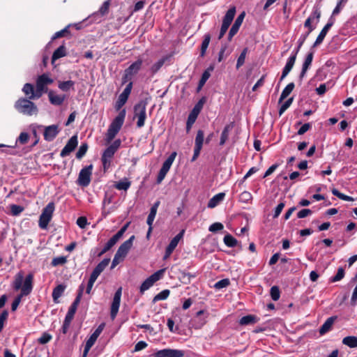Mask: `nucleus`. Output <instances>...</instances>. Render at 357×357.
I'll list each match as a JSON object with an SVG mask.
<instances>
[{
  "label": "nucleus",
  "instance_id": "e433bc0d",
  "mask_svg": "<svg viewBox=\"0 0 357 357\" xmlns=\"http://www.w3.org/2000/svg\"><path fill=\"white\" fill-rule=\"evenodd\" d=\"M130 185L131 183L129 181H128L127 178H125L124 180L120 181L118 183H116L114 185V187L119 190H127L130 187Z\"/></svg>",
  "mask_w": 357,
  "mask_h": 357
},
{
  "label": "nucleus",
  "instance_id": "393cba45",
  "mask_svg": "<svg viewBox=\"0 0 357 357\" xmlns=\"http://www.w3.org/2000/svg\"><path fill=\"white\" fill-rule=\"evenodd\" d=\"M337 319L336 317H331L328 318L326 321L323 324V325L319 328V333L321 335H324L328 332L331 328L333 324H334L335 319Z\"/></svg>",
  "mask_w": 357,
  "mask_h": 357
},
{
  "label": "nucleus",
  "instance_id": "9d476101",
  "mask_svg": "<svg viewBox=\"0 0 357 357\" xmlns=\"http://www.w3.org/2000/svg\"><path fill=\"white\" fill-rule=\"evenodd\" d=\"M204 141V132L202 130H199L197 132V135L195 137V149H194V154L191 159V161H195L197 160L198 156L200 154V151L202 150L203 143Z\"/></svg>",
  "mask_w": 357,
  "mask_h": 357
},
{
  "label": "nucleus",
  "instance_id": "bb28decb",
  "mask_svg": "<svg viewBox=\"0 0 357 357\" xmlns=\"http://www.w3.org/2000/svg\"><path fill=\"white\" fill-rule=\"evenodd\" d=\"M225 196L224 192H220L213 196L208 203V207L213 208L215 207L220 202H222Z\"/></svg>",
  "mask_w": 357,
  "mask_h": 357
},
{
  "label": "nucleus",
  "instance_id": "473e14b6",
  "mask_svg": "<svg viewBox=\"0 0 357 357\" xmlns=\"http://www.w3.org/2000/svg\"><path fill=\"white\" fill-rule=\"evenodd\" d=\"M258 321V318L255 315H247L243 317L239 321L241 325H250L255 324Z\"/></svg>",
  "mask_w": 357,
  "mask_h": 357
},
{
  "label": "nucleus",
  "instance_id": "680f3d73",
  "mask_svg": "<svg viewBox=\"0 0 357 357\" xmlns=\"http://www.w3.org/2000/svg\"><path fill=\"white\" fill-rule=\"evenodd\" d=\"M29 139V135L27 132H21L19 137L17 139V142H19L21 144H25L28 142Z\"/></svg>",
  "mask_w": 357,
  "mask_h": 357
},
{
  "label": "nucleus",
  "instance_id": "de8ad7c7",
  "mask_svg": "<svg viewBox=\"0 0 357 357\" xmlns=\"http://www.w3.org/2000/svg\"><path fill=\"white\" fill-rule=\"evenodd\" d=\"M66 262H67L66 257L60 256V257H54L51 262V265L52 266H60V265H63Z\"/></svg>",
  "mask_w": 357,
  "mask_h": 357
},
{
  "label": "nucleus",
  "instance_id": "a18cd8bd",
  "mask_svg": "<svg viewBox=\"0 0 357 357\" xmlns=\"http://www.w3.org/2000/svg\"><path fill=\"white\" fill-rule=\"evenodd\" d=\"M154 282L151 280V279L149 277L146 279L140 286V293L144 294V292L149 289L153 285Z\"/></svg>",
  "mask_w": 357,
  "mask_h": 357
},
{
  "label": "nucleus",
  "instance_id": "3c124183",
  "mask_svg": "<svg viewBox=\"0 0 357 357\" xmlns=\"http://www.w3.org/2000/svg\"><path fill=\"white\" fill-rule=\"evenodd\" d=\"M270 294H271V298L273 301H277L280 298V289L278 286H273L271 288Z\"/></svg>",
  "mask_w": 357,
  "mask_h": 357
},
{
  "label": "nucleus",
  "instance_id": "aec40b11",
  "mask_svg": "<svg viewBox=\"0 0 357 357\" xmlns=\"http://www.w3.org/2000/svg\"><path fill=\"white\" fill-rule=\"evenodd\" d=\"M22 91L25 94V96L27 97L28 99H38L41 96H37L38 94V91H37V89H34V86L33 84L26 83L24 85L22 88Z\"/></svg>",
  "mask_w": 357,
  "mask_h": 357
},
{
  "label": "nucleus",
  "instance_id": "6ab92c4d",
  "mask_svg": "<svg viewBox=\"0 0 357 357\" xmlns=\"http://www.w3.org/2000/svg\"><path fill=\"white\" fill-rule=\"evenodd\" d=\"M59 132V128L56 125L47 126L43 133L44 139L46 141L51 142L56 137Z\"/></svg>",
  "mask_w": 357,
  "mask_h": 357
},
{
  "label": "nucleus",
  "instance_id": "c756f323",
  "mask_svg": "<svg viewBox=\"0 0 357 357\" xmlns=\"http://www.w3.org/2000/svg\"><path fill=\"white\" fill-rule=\"evenodd\" d=\"M342 344L349 347V348H357V337L356 336H347L342 339Z\"/></svg>",
  "mask_w": 357,
  "mask_h": 357
},
{
  "label": "nucleus",
  "instance_id": "ddd939ff",
  "mask_svg": "<svg viewBox=\"0 0 357 357\" xmlns=\"http://www.w3.org/2000/svg\"><path fill=\"white\" fill-rule=\"evenodd\" d=\"M185 352L179 349H164L156 351L154 357H183Z\"/></svg>",
  "mask_w": 357,
  "mask_h": 357
},
{
  "label": "nucleus",
  "instance_id": "774afa93",
  "mask_svg": "<svg viewBox=\"0 0 357 357\" xmlns=\"http://www.w3.org/2000/svg\"><path fill=\"white\" fill-rule=\"evenodd\" d=\"M109 1H106L103 3V4L102 5V6L99 9V13L102 15H105L106 13H108V10H109Z\"/></svg>",
  "mask_w": 357,
  "mask_h": 357
},
{
  "label": "nucleus",
  "instance_id": "603ef678",
  "mask_svg": "<svg viewBox=\"0 0 357 357\" xmlns=\"http://www.w3.org/2000/svg\"><path fill=\"white\" fill-rule=\"evenodd\" d=\"M327 33L328 31L323 28L313 44L314 47L319 45L323 42Z\"/></svg>",
  "mask_w": 357,
  "mask_h": 357
},
{
  "label": "nucleus",
  "instance_id": "0e129e2a",
  "mask_svg": "<svg viewBox=\"0 0 357 357\" xmlns=\"http://www.w3.org/2000/svg\"><path fill=\"white\" fill-rule=\"evenodd\" d=\"M223 225L220 222H215L209 227V231L211 232H216L223 229Z\"/></svg>",
  "mask_w": 357,
  "mask_h": 357
},
{
  "label": "nucleus",
  "instance_id": "49530a36",
  "mask_svg": "<svg viewBox=\"0 0 357 357\" xmlns=\"http://www.w3.org/2000/svg\"><path fill=\"white\" fill-rule=\"evenodd\" d=\"M74 84V82L71 80L61 82L59 84V88L63 91H68L70 88L73 87Z\"/></svg>",
  "mask_w": 357,
  "mask_h": 357
},
{
  "label": "nucleus",
  "instance_id": "f704fd0d",
  "mask_svg": "<svg viewBox=\"0 0 357 357\" xmlns=\"http://www.w3.org/2000/svg\"><path fill=\"white\" fill-rule=\"evenodd\" d=\"M223 241L225 245L229 248H234L238 243L237 240L230 234L225 235Z\"/></svg>",
  "mask_w": 357,
  "mask_h": 357
},
{
  "label": "nucleus",
  "instance_id": "4be33fe9",
  "mask_svg": "<svg viewBox=\"0 0 357 357\" xmlns=\"http://www.w3.org/2000/svg\"><path fill=\"white\" fill-rule=\"evenodd\" d=\"M48 97L50 103L56 106L62 105L66 99L65 95H58L53 91H50L48 92Z\"/></svg>",
  "mask_w": 357,
  "mask_h": 357
},
{
  "label": "nucleus",
  "instance_id": "338daca9",
  "mask_svg": "<svg viewBox=\"0 0 357 357\" xmlns=\"http://www.w3.org/2000/svg\"><path fill=\"white\" fill-rule=\"evenodd\" d=\"M312 213V211L309 208L302 209L297 213V217L298 218H304L307 215H310Z\"/></svg>",
  "mask_w": 357,
  "mask_h": 357
},
{
  "label": "nucleus",
  "instance_id": "0eeeda50",
  "mask_svg": "<svg viewBox=\"0 0 357 357\" xmlns=\"http://www.w3.org/2000/svg\"><path fill=\"white\" fill-rule=\"evenodd\" d=\"M92 169V165H89L81 169V171L79 173L77 181L79 185L82 187H86L90 184Z\"/></svg>",
  "mask_w": 357,
  "mask_h": 357
},
{
  "label": "nucleus",
  "instance_id": "423d86ee",
  "mask_svg": "<svg viewBox=\"0 0 357 357\" xmlns=\"http://www.w3.org/2000/svg\"><path fill=\"white\" fill-rule=\"evenodd\" d=\"M236 14V7L233 6L230 8L227 12L226 13L225 15L223 17L222 20V24L221 26L220 31L219 33L218 39H221L225 33L227 32L229 26H230L231 22L234 20V17Z\"/></svg>",
  "mask_w": 357,
  "mask_h": 357
},
{
  "label": "nucleus",
  "instance_id": "7ed1b4c3",
  "mask_svg": "<svg viewBox=\"0 0 357 357\" xmlns=\"http://www.w3.org/2000/svg\"><path fill=\"white\" fill-rule=\"evenodd\" d=\"M126 114V109H122L109 125L107 133V138L108 142L112 141L120 130L121 126L123 124Z\"/></svg>",
  "mask_w": 357,
  "mask_h": 357
},
{
  "label": "nucleus",
  "instance_id": "7c9ffc66",
  "mask_svg": "<svg viewBox=\"0 0 357 357\" xmlns=\"http://www.w3.org/2000/svg\"><path fill=\"white\" fill-rule=\"evenodd\" d=\"M66 286L63 284L57 285L52 291V298L55 303H57V299L61 296L64 292Z\"/></svg>",
  "mask_w": 357,
  "mask_h": 357
},
{
  "label": "nucleus",
  "instance_id": "c85d7f7f",
  "mask_svg": "<svg viewBox=\"0 0 357 357\" xmlns=\"http://www.w3.org/2000/svg\"><path fill=\"white\" fill-rule=\"evenodd\" d=\"M66 55V48L63 45L59 47L53 53L52 56V62L54 63L56 60L63 57Z\"/></svg>",
  "mask_w": 357,
  "mask_h": 357
},
{
  "label": "nucleus",
  "instance_id": "5fc2aeb1",
  "mask_svg": "<svg viewBox=\"0 0 357 357\" xmlns=\"http://www.w3.org/2000/svg\"><path fill=\"white\" fill-rule=\"evenodd\" d=\"M252 199L251 193L248 191H243L239 196L240 201L243 203H248Z\"/></svg>",
  "mask_w": 357,
  "mask_h": 357
},
{
  "label": "nucleus",
  "instance_id": "4468645a",
  "mask_svg": "<svg viewBox=\"0 0 357 357\" xmlns=\"http://www.w3.org/2000/svg\"><path fill=\"white\" fill-rule=\"evenodd\" d=\"M132 88V82H130L124 89L123 91L119 95L116 102L115 108L116 110L120 109L127 102L128 97L131 93Z\"/></svg>",
  "mask_w": 357,
  "mask_h": 357
},
{
  "label": "nucleus",
  "instance_id": "a19ab883",
  "mask_svg": "<svg viewBox=\"0 0 357 357\" xmlns=\"http://www.w3.org/2000/svg\"><path fill=\"white\" fill-rule=\"evenodd\" d=\"M169 294L170 291L169 289H164L154 296L153 301L156 302L158 301L165 300L166 298H167Z\"/></svg>",
  "mask_w": 357,
  "mask_h": 357
},
{
  "label": "nucleus",
  "instance_id": "39448f33",
  "mask_svg": "<svg viewBox=\"0 0 357 357\" xmlns=\"http://www.w3.org/2000/svg\"><path fill=\"white\" fill-rule=\"evenodd\" d=\"M54 208V204L53 202H50L43 208L42 213L40 215L38 221V225L41 229H47L49 222L52 220Z\"/></svg>",
  "mask_w": 357,
  "mask_h": 357
},
{
  "label": "nucleus",
  "instance_id": "13d9d810",
  "mask_svg": "<svg viewBox=\"0 0 357 357\" xmlns=\"http://www.w3.org/2000/svg\"><path fill=\"white\" fill-rule=\"evenodd\" d=\"M116 152V151L114 150L113 148L109 146L103 152L102 157L111 160Z\"/></svg>",
  "mask_w": 357,
  "mask_h": 357
},
{
  "label": "nucleus",
  "instance_id": "f257e3e1",
  "mask_svg": "<svg viewBox=\"0 0 357 357\" xmlns=\"http://www.w3.org/2000/svg\"><path fill=\"white\" fill-rule=\"evenodd\" d=\"M33 275L32 273H29L25 278L24 283L22 284L23 281V274L22 273H18L14 280V289L15 290H18L21 289V294L23 296L29 295L33 289Z\"/></svg>",
  "mask_w": 357,
  "mask_h": 357
},
{
  "label": "nucleus",
  "instance_id": "2f4dec72",
  "mask_svg": "<svg viewBox=\"0 0 357 357\" xmlns=\"http://www.w3.org/2000/svg\"><path fill=\"white\" fill-rule=\"evenodd\" d=\"M294 86L295 85L293 82H291L287 85L280 95L279 98V103L282 102L292 92Z\"/></svg>",
  "mask_w": 357,
  "mask_h": 357
},
{
  "label": "nucleus",
  "instance_id": "37998d69",
  "mask_svg": "<svg viewBox=\"0 0 357 357\" xmlns=\"http://www.w3.org/2000/svg\"><path fill=\"white\" fill-rule=\"evenodd\" d=\"M332 193L333 195L337 197L339 199L344 200V201H354V198L349 196H347L340 192H339L337 189L333 188L332 190Z\"/></svg>",
  "mask_w": 357,
  "mask_h": 357
},
{
  "label": "nucleus",
  "instance_id": "b1692460",
  "mask_svg": "<svg viewBox=\"0 0 357 357\" xmlns=\"http://www.w3.org/2000/svg\"><path fill=\"white\" fill-rule=\"evenodd\" d=\"M142 63V59L139 58L136 61L132 63L128 68L125 70L127 73V75H133L137 74L141 69Z\"/></svg>",
  "mask_w": 357,
  "mask_h": 357
},
{
  "label": "nucleus",
  "instance_id": "79ce46f5",
  "mask_svg": "<svg viewBox=\"0 0 357 357\" xmlns=\"http://www.w3.org/2000/svg\"><path fill=\"white\" fill-rule=\"evenodd\" d=\"M70 25H68L66 26L63 29L57 31L54 33V35L52 36V40H55L59 38L66 36L67 35L70 34L69 27Z\"/></svg>",
  "mask_w": 357,
  "mask_h": 357
},
{
  "label": "nucleus",
  "instance_id": "bf43d9fd",
  "mask_svg": "<svg viewBox=\"0 0 357 357\" xmlns=\"http://www.w3.org/2000/svg\"><path fill=\"white\" fill-rule=\"evenodd\" d=\"M116 243L110 238L107 243L105 244L103 249L101 250V252L98 255V257L102 256L103 254H105L106 252L109 250Z\"/></svg>",
  "mask_w": 357,
  "mask_h": 357
},
{
  "label": "nucleus",
  "instance_id": "a878e982",
  "mask_svg": "<svg viewBox=\"0 0 357 357\" xmlns=\"http://www.w3.org/2000/svg\"><path fill=\"white\" fill-rule=\"evenodd\" d=\"M233 128H234L233 123L227 124V126H225V128L222 132L221 136H220V146H223L225 144V142L228 139L229 132L232 130Z\"/></svg>",
  "mask_w": 357,
  "mask_h": 357
},
{
  "label": "nucleus",
  "instance_id": "f03ea898",
  "mask_svg": "<svg viewBox=\"0 0 357 357\" xmlns=\"http://www.w3.org/2000/svg\"><path fill=\"white\" fill-rule=\"evenodd\" d=\"M31 100L25 98L18 99L15 103V108L18 112L26 116L37 115L38 107Z\"/></svg>",
  "mask_w": 357,
  "mask_h": 357
},
{
  "label": "nucleus",
  "instance_id": "412c9836",
  "mask_svg": "<svg viewBox=\"0 0 357 357\" xmlns=\"http://www.w3.org/2000/svg\"><path fill=\"white\" fill-rule=\"evenodd\" d=\"M313 56H314L313 52H310L307 54V56L305 59V61L303 62V64L301 74L299 75V79L301 82L302 81L303 78L305 77V73H306L307 70H308L309 67L311 66L312 59H313Z\"/></svg>",
  "mask_w": 357,
  "mask_h": 357
},
{
  "label": "nucleus",
  "instance_id": "052dcab7",
  "mask_svg": "<svg viewBox=\"0 0 357 357\" xmlns=\"http://www.w3.org/2000/svg\"><path fill=\"white\" fill-rule=\"evenodd\" d=\"M52 335L47 333H43L40 337L38 338V342L41 344H45L52 340Z\"/></svg>",
  "mask_w": 357,
  "mask_h": 357
},
{
  "label": "nucleus",
  "instance_id": "a211bd4d",
  "mask_svg": "<svg viewBox=\"0 0 357 357\" xmlns=\"http://www.w3.org/2000/svg\"><path fill=\"white\" fill-rule=\"evenodd\" d=\"M245 12H243L241 13L238 17L236 19L234 24L231 26L229 34H228V40H231L232 38L237 33V32L239 30V28L241 25L242 24V22L243 21V19L245 17Z\"/></svg>",
  "mask_w": 357,
  "mask_h": 357
},
{
  "label": "nucleus",
  "instance_id": "dca6fc26",
  "mask_svg": "<svg viewBox=\"0 0 357 357\" xmlns=\"http://www.w3.org/2000/svg\"><path fill=\"white\" fill-rule=\"evenodd\" d=\"M77 144V136L76 135L72 136L66 143V146L61 150L60 153V156L62 158L68 156L71 152H73L75 149Z\"/></svg>",
  "mask_w": 357,
  "mask_h": 357
},
{
  "label": "nucleus",
  "instance_id": "e2e57ef3",
  "mask_svg": "<svg viewBox=\"0 0 357 357\" xmlns=\"http://www.w3.org/2000/svg\"><path fill=\"white\" fill-rule=\"evenodd\" d=\"M24 210V208L21 206L13 204L10 206V211L13 215H17L20 214Z\"/></svg>",
  "mask_w": 357,
  "mask_h": 357
},
{
  "label": "nucleus",
  "instance_id": "69168bd1",
  "mask_svg": "<svg viewBox=\"0 0 357 357\" xmlns=\"http://www.w3.org/2000/svg\"><path fill=\"white\" fill-rule=\"evenodd\" d=\"M24 296L22 295L21 294L20 295H18L15 298V300L13 301V303H12V305H11V310L12 311H15L17 308V307L19 306L21 301H22V298Z\"/></svg>",
  "mask_w": 357,
  "mask_h": 357
},
{
  "label": "nucleus",
  "instance_id": "8fccbe9b",
  "mask_svg": "<svg viewBox=\"0 0 357 357\" xmlns=\"http://www.w3.org/2000/svg\"><path fill=\"white\" fill-rule=\"evenodd\" d=\"M165 61V59H161L159 61H158L156 63H155L150 68V71L152 74L156 73L163 66L164 63Z\"/></svg>",
  "mask_w": 357,
  "mask_h": 357
},
{
  "label": "nucleus",
  "instance_id": "20e7f679",
  "mask_svg": "<svg viewBox=\"0 0 357 357\" xmlns=\"http://www.w3.org/2000/svg\"><path fill=\"white\" fill-rule=\"evenodd\" d=\"M146 105L147 101L142 100L134 106V119H137V126L139 128L143 127L145 124Z\"/></svg>",
  "mask_w": 357,
  "mask_h": 357
},
{
  "label": "nucleus",
  "instance_id": "cd10ccee",
  "mask_svg": "<svg viewBox=\"0 0 357 357\" xmlns=\"http://www.w3.org/2000/svg\"><path fill=\"white\" fill-rule=\"evenodd\" d=\"M185 231L181 230L176 236H174L172 241H170L168 246L166 248L171 251H174L176 247L177 246L180 240L183 238Z\"/></svg>",
  "mask_w": 357,
  "mask_h": 357
},
{
  "label": "nucleus",
  "instance_id": "4d7b16f0",
  "mask_svg": "<svg viewBox=\"0 0 357 357\" xmlns=\"http://www.w3.org/2000/svg\"><path fill=\"white\" fill-rule=\"evenodd\" d=\"M294 98H290L286 100L280 107L279 109V115L281 116L291 105Z\"/></svg>",
  "mask_w": 357,
  "mask_h": 357
},
{
  "label": "nucleus",
  "instance_id": "58836bf2",
  "mask_svg": "<svg viewBox=\"0 0 357 357\" xmlns=\"http://www.w3.org/2000/svg\"><path fill=\"white\" fill-rule=\"evenodd\" d=\"M96 341V340L89 337V338L86 342V344L84 346V349L83 354H82V357L87 356L89 350L93 347V345L95 344Z\"/></svg>",
  "mask_w": 357,
  "mask_h": 357
},
{
  "label": "nucleus",
  "instance_id": "864d4df0",
  "mask_svg": "<svg viewBox=\"0 0 357 357\" xmlns=\"http://www.w3.org/2000/svg\"><path fill=\"white\" fill-rule=\"evenodd\" d=\"M166 268H162L156 272H155L153 274H152L149 278L151 279V280L155 283L158 280H159L163 275Z\"/></svg>",
  "mask_w": 357,
  "mask_h": 357
},
{
  "label": "nucleus",
  "instance_id": "f8f14e48",
  "mask_svg": "<svg viewBox=\"0 0 357 357\" xmlns=\"http://www.w3.org/2000/svg\"><path fill=\"white\" fill-rule=\"evenodd\" d=\"M320 17L321 11L319 8L318 7H314L312 13L304 23V26L307 28V32H309V33H310L315 29V26L312 25V22L315 20L316 24H317L319 22Z\"/></svg>",
  "mask_w": 357,
  "mask_h": 357
},
{
  "label": "nucleus",
  "instance_id": "1a4fd4ad",
  "mask_svg": "<svg viewBox=\"0 0 357 357\" xmlns=\"http://www.w3.org/2000/svg\"><path fill=\"white\" fill-rule=\"evenodd\" d=\"M176 156V152H172L171 155L165 160L163 162L161 169L158 175L157 182L160 183L165 177L166 174L169 172L175 158Z\"/></svg>",
  "mask_w": 357,
  "mask_h": 357
},
{
  "label": "nucleus",
  "instance_id": "c9c22d12",
  "mask_svg": "<svg viewBox=\"0 0 357 357\" xmlns=\"http://www.w3.org/2000/svg\"><path fill=\"white\" fill-rule=\"evenodd\" d=\"M345 275L344 269L342 267H340L337 269V272L336 275L329 279V281L331 282H336L338 281H340L342 279L344 278Z\"/></svg>",
  "mask_w": 357,
  "mask_h": 357
},
{
  "label": "nucleus",
  "instance_id": "6e6552de",
  "mask_svg": "<svg viewBox=\"0 0 357 357\" xmlns=\"http://www.w3.org/2000/svg\"><path fill=\"white\" fill-rule=\"evenodd\" d=\"M204 99L202 98L195 105L190 114L188 115L187 123H186V130L189 132L191 129L192 126L195 122L198 114H199L201 109L203 107V105L204 103Z\"/></svg>",
  "mask_w": 357,
  "mask_h": 357
},
{
  "label": "nucleus",
  "instance_id": "5701e85b",
  "mask_svg": "<svg viewBox=\"0 0 357 357\" xmlns=\"http://www.w3.org/2000/svg\"><path fill=\"white\" fill-rule=\"evenodd\" d=\"M109 261L110 259H104L95 267L91 275L97 279L104 269L109 265Z\"/></svg>",
  "mask_w": 357,
  "mask_h": 357
},
{
  "label": "nucleus",
  "instance_id": "c03bdc74",
  "mask_svg": "<svg viewBox=\"0 0 357 357\" xmlns=\"http://www.w3.org/2000/svg\"><path fill=\"white\" fill-rule=\"evenodd\" d=\"M88 147L87 143H82L76 153V158L79 160L82 158L86 154Z\"/></svg>",
  "mask_w": 357,
  "mask_h": 357
},
{
  "label": "nucleus",
  "instance_id": "6e6d98bb",
  "mask_svg": "<svg viewBox=\"0 0 357 357\" xmlns=\"http://www.w3.org/2000/svg\"><path fill=\"white\" fill-rule=\"evenodd\" d=\"M230 284V281L229 279L226 278V279H222L218 282H217L215 284H214V287L216 289H222V288H225V287H227V286H229Z\"/></svg>",
  "mask_w": 357,
  "mask_h": 357
},
{
  "label": "nucleus",
  "instance_id": "9b49d317",
  "mask_svg": "<svg viewBox=\"0 0 357 357\" xmlns=\"http://www.w3.org/2000/svg\"><path fill=\"white\" fill-rule=\"evenodd\" d=\"M122 288L119 287L114 294L113 301L111 305L110 317L112 319H114L119 312L121 298Z\"/></svg>",
  "mask_w": 357,
  "mask_h": 357
},
{
  "label": "nucleus",
  "instance_id": "2eb2a0df",
  "mask_svg": "<svg viewBox=\"0 0 357 357\" xmlns=\"http://www.w3.org/2000/svg\"><path fill=\"white\" fill-rule=\"evenodd\" d=\"M53 82V79L50 78L47 75L43 74L39 76L36 80V86L38 94L37 96H42L44 91L46 89L45 86Z\"/></svg>",
  "mask_w": 357,
  "mask_h": 357
},
{
  "label": "nucleus",
  "instance_id": "ea45409f",
  "mask_svg": "<svg viewBox=\"0 0 357 357\" xmlns=\"http://www.w3.org/2000/svg\"><path fill=\"white\" fill-rule=\"evenodd\" d=\"M129 223L126 224L124 226H123L118 232L114 235L111 239L116 243V242L122 237L123 234L126 232V231L128 229Z\"/></svg>",
  "mask_w": 357,
  "mask_h": 357
},
{
  "label": "nucleus",
  "instance_id": "f3484780",
  "mask_svg": "<svg viewBox=\"0 0 357 357\" xmlns=\"http://www.w3.org/2000/svg\"><path fill=\"white\" fill-rule=\"evenodd\" d=\"M135 238V236L132 235V236L130 237L129 239L126 241L124 243H123L120 245V247L119 248V249L117 250V251L116 252V254H118V256H121L123 259L126 257L128 251L130 250V248L132 245V243H133Z\"/></svg>",
  "mask_w": 357,
  "mask_h": 357
},
{
  "label": "nucleus",
  "instance_id": "4c0bfd02",
  "mask_svg": "<svg viewBox=\"0 0 357 357\" xmlns=\"http://www.w3.org/2000/svg\"><path fill=\"white\" fill-rule=\"evenodd\" d=\"M296 61V55H291L289 58L284 68H283V70L284 73H289L291 69L293 68L294 63Z\"/></svg>",
  "mask_w": 357,
  "mask_h": 357
},
{
  "label": "nucleus",
  "instance_id": "72a5a7b5",
  "mask_svg": "<svg viewBox=\"0 0 357 357\" xmlns=\"http://www.w3.org/2000/svg\"><path fill=\"white\" fill-rule=\"evenodd\" d=\"M211 40V36L209 34H206L204 36V40L202 43L201 45V56H204L205 55L206 51L208 47L209 43Z\"/></svg>",
  "mask_w": 357,
  "mask_h": 357
},
{
  "label": "nucleus",
  "instance_id": "09e8293b",
  "mask_svg": "<svg viewBox=\"0 0 357 357\" xmlns=\"http://www.w3.org/2000/svg\"><path fill=\"white\" fill-rule=\"evenodd\" d=\"M247 52H248V48H244L243 50V51L241 52L240 56H238V58L237 59V63H236V68L237 69H238L241 66H242L244 64Z\"/></svg>",
  "mask_w": 357,
  "mask_h": 357
}]
</instances>
